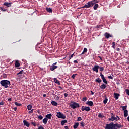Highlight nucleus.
I'll list each match as a JSON object with an SVG mask.
<instances>
[{
  "mask_svg": "<svg viewBox=\"0 0 129 129\" xmlns=\"http://www.w3.org/2000/svg\"><path fill=\"white\" fill-rule=\"evenodd\" d=\"M23 123H24V125H25V126H27V127H29V126H30V123H29V122H28V121H27L25 120L23 121Z\"/></svg>",
  "mask_w": 129,
  "mask_h": 129,
  "instance_id": "1a4fd4ad",
  "label": "nucleus"
},
{
  "mask_svg": "<svg viewBox=\"0 0 129 129\" xmlns=\"http://www.w3.org/2000/svg\"><path fill=\"white\" fill-rule=\"evenodd\" d=\"M96 81L97 82H98L99 83H100V82H101V80L99 78H98L96 79Z\"/></svg>",
  "mask_w": 129,
  "mask_h": 129,
  "instance_id": "bb28decb",
  "label": "nucleus"
},
{
  "mask_svg": "<svg viewBox=\"0 0 129 129\" xmlns=\"http://www.w3.org/2000/svg\"><path fill=\"white\" fill-rule=\"evenodd\" d=\"M22 73H23L22 71H20L17 74H22Z\"/></svg>",
  "mask_w": 129,
  "mask_h": 129,
  "instance_id": "603ef678",
  "label": "nucleus"
},
{
  "mask_svg": "<svg viewBox=\"0 0 129 129\" xmlns=\"http://www.w3.org/2000/svg\"><path fill=\"white\" fill-rule=\"evenodd\" d=\"M46 10L47 12H48V13H52V9L51 8H46Z\"/></svg>",
  "mask_w": 129,
  "mask_h": 129,
  "instance_id": "4be33fe9",
  "label": "nucleus"
},
{
  "mask_svg": "<svg viewBox=\"0 0 129 129\" xmlns=\"http://www.w3.org/2000/svg\"><path fill=\"white\" fill-rule=\"evenodd\" d=\"M54 81L55 83H56V84H58V85H60V84H61V83H60V81H59V80H58L56 78H54Z\"/></svg>",
  "mask_w": 129,
  "mask_h": 129,
  "instance_id": "2eb2a0df",
  "label": "nucleus"
},
{
  "mask_svg": "<svg viewBox=\"0 0 129 129\" xmlns=\"http://www.w3.org/2000/svg\"><path fill=\"white\" fill-rule=\"evenodd\" d=\"M52 65H53V66H55V65H57V62H55V63H53Z\"/></svg>",
  "mask_w": 129,
  "mask_h": 129,
  "instance_id": "bf43d9fd",
  "label": "nucleus"
},
{
  "mask_svg": "<svg viewBox=\"0 0 129 129\" xmlns=\"http://www.w3.org/2000/svg\"><path fill=\"white\" fill-rule=\"evenodd\" d=\"M127 115H128V111H127V110H125L124 111V116L125 117H126V116H127Z\"/></svg>",
  "mask_w": 129,
  "mask_h": 129,
  "instance_id": "f3484780",
  "label": "nucleus"
},
{
  "mask_svg": "<svg viewBox=\"0 0 129 129\" xmlns=\"http://www.w3.org/2000/svg\"><path fill=\"white\" fill-rule=\"evenodd\" d=\"M115 128L118 127V128H120L121 127V125L120 124H115Z\"/></svg>",
  "mask_w": 129,
  "mask_h": 129,
  "instance_id": "c85d7f7f",
  "label": "nucleus"
},
{
  "mask_svg": "<svg viewBox=\"0 0 129 129\" xmlns=\"http://www.w3.org/2000/svg\"><path fill=\"white\" fill-rule=\"evenodd\" d=\"M64 95L65 97H67V96H68V94L67 93H64Z\"/></svg>",
  "mask_w": 129,
  "mask_h": 129,
  "instance_id": "09e8293b",
  "label": "nucleus"
},
{
  "mask_svg": "<svg viewBox=\"0 0 129 129\" xmlns=\"http://www.w3.org/2000/svg\"><path fill=\"white\" fill-rule=\"evenodd\" d=\"M0 84H1V85L3 86V87H5V88H8V87H9V85L11 84V82L7 80H2L0 82Z\"/></svg>",
  "mask_w": 129,
  "mask_h": 129,
  "instance_id": "f03ea898",
  "label": "nucleus"
},
{
  "mask_svg": "<svg viewBox=\"0 0 129 129\" xmlns=\"http://www.w3.org/2000/svg\"><path fill=\"white\" fill-rule=\"evenodd\" d=\"M38 129H44V127L42 126H40L39 127H38Z\"/></svg>",
  "mask_w": 129,
  "mask_h": 129,
  "instance_id": "de8ad7c7",
  "label": "nucleus"
},
{
  "mask_svg": "<svg viewBox=\"0 0 129 129\" xmlns=\"http://www.w3.org/2000/svg\"><path fill=\"white\" fill-rule=\"evenodd\" d=\"M56 116L58 118H62V119H65L66 118V116H65L61 112H57Z\"/></svg>",
  "mask_w": 129,
  "mask_h": 129,
  "instance_id": "39448f33",
  "label": "nucleus"
},
{
  "mask_svg": "<svg viewBox=\"0 0 129 129\" xmlns=\"http://www.w3.org/2000/svg\"><path fill=\"white\" fill-rule=\"evenodd\" d=\"M98 69H99V66L98 65H95L92 68V70L96 72V73H98Z\"/></svg>",
  "mask_w": 129,
  "mask_h": 129,
  "instance_id": "0eeeda50",
  "label": "nucleus"
},
{
  "mask_svg": "<svg viewBox=\"0 0 129 129\" xmlns=\"http://www.w3.org/2000/svg\"><path fill=\"white\" fill-rule=\"evenodd\" d=\"M98 117H100V118H102L103 117V116L101 114H99L98 115Z\"/></svg>",
  "mask_w": 129,
  "mask_h": 129,
  "instance_id": "4c0bfd02",
  "label": "nucleus"
},
{
  "mask_svg": "<svg viewBox=\"0 0 129 129\" xmlns=\"http://www.w3.org/2000/svg\"><path fill=\"white\" fill-rule=\"evenodd\" d=\"M83 99V101H86V100H87V98L86 97H84Z\"/></svg>",
  "mask_w": 129,
  "mask_h": 129,
  "instance_id": "a18cd8bd",
  "label": "nucleus"
},
{
  "mask_svg": "<svg viewBox=\"0 0 129 129\" xmlns=\"http://www.w3.org/2000/svg\"><path fill=\"white\" fill-rule=\"evenodd\" d=\"M46 96H47V95L46 94L43 95V97H46Z\"/></svg>",
  "mask_w": 129,
  "mask_h": 129,
  "instance_id": "052dcab7",
  "label": "nucleus"
},
{
  "mask_svg": "<svg viewBox=\"0 0 129 129\" xmlns=\"http://www.w3.org/2000/svg\"><path fill=\"white\" fill-rule=\"evenodd\" d=\"M100 76H101L102 79H104V78H105L104 77V76L102 74V73H100Z\"/></svg>",
  "mask_w": 129,
  "mask_h": 129,
  "instance_id": "72a5a7b5",
  "label": "nucleus"
},
{
  "mask_svg": "<svg viewBox=\"0 0 129 129\" xmlns=\"http://www.w3.org/2000/svg\"><path fill=\"white\" fill-rule=\"evenodd\" d=\"M91 92L92 95H93V94H94V93L92 92V91H91Z\"/></svg>",
  "mask_w": 129,
  "mask_h": 129,
  "instance_id": "4d7b16f0",
  "label": "nucleus"
},
{
  "mask_svg": "<svg viewBox=\"0 0 129 129\" xmlns=\"http://www.w3.org/2000/svg\"><path fill=\"white\" fill-rule=\"evenodd\" d=\"M87 52V48H84V50H83V51L81 53V55H84V53H86Z\"/></svg>",
  "mask_w": 129,
  "mask_h": 129,
  "instance_id": "b1692460",
  "label": "nucleus"
},
{
  "mask_svg": "<svg viewBox=\"0 0 129 129\" xmlns=\"http://www.w3.org/2000/svg\"><path fill=\"white\" fill-rule=\"evenodd\" d=\"M117 118H118V120H119V119H120V118H119V117L117 116Z\"/></svg>",
  "mask_w": 129,
  "mask_h": 129,
  "instance_id": "680f3d73",
  "label": "nucleus"
},
{
  "mask_svg": "<svg viewBox=\"0 0 129 129\" xmlns=\"http://www.w3.org/2000/svg\"><path fill=\"white\" fill-rule=\"evenodd\" d=\"M38 118H39V119L42 120L43 119V116H42V115L38 116Z\"/></svg>",
  "mask_w": 129,
  "mask_h": 129,
  "instance_id": "c9c22d12",
  "label": "nucleus"
},
{
  "mask_svg": "<svg viewBox=\"0 0 129 129\" xmlns=\"http://www.w3.org/2000/svg\"><path fill=\"white\" fill-rule=\"evenodd\" d=\"M15 105H16L17 106H21V105H22L21 104L18 103V102H15Z\"/></svg>",
  "mask_w": 129,
  "mask_h": 129,
  "instance_id": "7c9ffc66",
  "label": "nucleus"
},
{
  "mask_svg": "<svg viewBox=\"0 0 129 129\" xmlns=\"http://www.w3.org/2000/svg\"><path fill=\"white\" fill-rule=\"evenodd\" d=\"M55 99H56V100H59V96H57V95H55Z\"/></svg>",
  "mask_w": 129,
  "mask_h": 129,
  "instance_id": "f704fd0d",
  "label": "nucleus"
},
{
  "mask_svg": "<svg viewBox=\"0 0 129 129\" xmlns=\"http://www.w3.org/2000/svg\"><path fill=\"white\" fill-rule=\"evenodd\" d=\"M108 100V99H107V98H105L104 101H103L104 104H106L107 103Z\"/></svg>",
  "mask_w": 129,
  "mask_h": 129,
  "instance_id": "c756f323",
  "label": "nucleus"
},
{
  "mask_svg": "<svg viewBox=\"0 0 129 129\" xmlns=\"http://www.w3.org/2000/svg\"><path fill=\"white\" fill-rule=\"evenodd\" d=\"M13 109L15 110V111H16L17 110V107H14Z\"/></svg>",
  "mask_w": 129,
  "mask_h": 129,
  "instance_id": "5fc2aeb1",
  "label": "nucleus"
},
{
  "mask_svg": "<svg viewBox=\"0 0 129 129\" xmlns=\"http://www.w3.org/2000/svg\"><path fill=\"white\" fill-rule=\"evenodd\" d=\"M117 51H119V48H117Z\"/></svg>",
  "mask_w": 129,
  "mask_h": 129,
  "instance_id": "e2e57ef3",
  "label": "nucleus"
},
{
  "mask_svg": "<svg viewBox=\"0 0 129 129\" xmlns=\"http://www.w3.org/2000/svg\"><path fill=\"white\" fill-rule=\"evenodd\" d=\"M97 3H99V1L93 0L92 1L88 2L82 8V9H84V8H91L94 6V7H93L94 10H97V8L99 7V5H98V4H96Z\"/></svg>",
  "mask_w": 129,
  "mask_h": 129,
  "instance_id": "f257e3e1",
  "label": "nucleus"
},
{
  "mask_svg": "<svg viewBox=\"0 0 129 129\" xmlns=\"http://www.w3.org/2000/svg\"><path fill=\"white\" fill-rule=\"evenodd\" d=\"M104 36L107 39H109V38H111V37H112L109 33H108L107 32L105 33Z\"/></svg>",
  "mask_w": 129,
  "mask_h": 129,
  "instance_id": "9b49d317",
  "label": "nucleus"
},
{
  "mask_svg": "<svg viewBox=\"0 0 129 129\" xmlns=\"http://www.w3.org/2000/svg\"><path fill=\"white\" fill-rule=\"evenodd\" d=\"M27 109L28 110H31L32 109V105H28L27 106Z\"/></svg>",
  "mask_w": 129,
  "mask_h": 129,
  "instance_id": "a878e982",
  "label": "nucleus"
},
{
  "mask_svg": "<svg viewBox=\"0 0 129 129\" xmlns=\"http://www.w3.org/2000/svg\"><path fill=\"white\" fill-rule=\"evenodd\" d=\"M74 55V54H72L71 56H70V59H71V58H73V56Z\"/></svg>",
  "mask_w": 129,
  "mask_h": 129,
  "instance_id": "8fccbe9b",
  "label": "nucleus"
},
{
  "mask_svg": "<svg viewBox=\"0 0 129 129\" xmlns=\"http://www.w3.org/2000/svg\"><path fill=\"white\" fill-rule=\"evenodd\" d=\"M105 129H115V124H107L106 126Z\"/></svg>",
  "mask_w": 129,
  "mask_h": 129,
  "instance_id": "20e7f679",
  "label": "nucleus"
},
{
  "mask_svg": "<svg viewBox=\"0 0 129 129\" xmlns=\"http://www.w3.org/2000/svg\"><path fill=\"white\" fill-rule=\"evenodd\" d=\"M3 12H5V11H6V10H3Z\"/></svg>",
  "mask_w": 129,
  "mask_h": 129,
  "instance_id": "0e129e2a",
  "label": "nucleus"
},
{
  "mask_svg": "<svg viewBox=\"0 0 129 129\" xmlns=\"http://www.w3.org/2000/svg\"><path fill=\"white\" fill-rule=\"evenodd\" d=\"M8 101H12V98H9Z\"/></svg>",
  "mask_w": 129,
  "mask_h": 129,
  "instance_id": "6e6d98bb",
  "label": "nucleus"
},
{
  "mask_svg": "<svg viewBox=\"0 0 129 129\" xmlns=\"http://www.w3.org/2000/svg\"><path fill=\"white\" fill-rule=\"evenodd\" d=\"M65 123H67V120H64L61 122V125H64Z\"/></svg>",
  "mask_w": 129,
  "mask_h": 129,
  "instance_id": "5701e85b",
  "label": "nucleus"
},
{
  "mask_svg": "<svg viewBox=\"0 0 129 129\" xmlns=\"http://www.w3.org/2000/svg\"><path fill=\"white\" fill-rule=\"evenodd\" d=\"M76 75H77V74H73L72 76V78H73V79H74V78H75V76H76Z\"/></svg>",
  "mask_w": 129,
  "mask_h": 129,
  "instance_id": "58836bf2",
  "label": "nucleus"
},
{
  "mask_svg": "<svg viewBox=\"0 0 129 129\" xmlns=\"http://www.w3.org/2000/svg\"><path fill=\"white\" fill-rule=\"evenodd\" d=\"M15 66L16 67H20V63L18 61L15 62Z\"/></svg>",
  "mask_w": 129,
  "mask_h": 129,
  "instance_id": "393cba45",
  "label": "nucleus"
},
{
  "mask_svg": "<svg viewBox=\"0 0 129 129\" xmlns=\"http://www.w3.org/2000/svg\"><path fill=\"white\" fill-rule=\"evenodd\" d=\"M87 105H89V106H92L93 105V102L92 101H87L86 103Z\"/></svg>",
  "mask_w": 129,
  "mask_h": 129,
  "instance_id": "f8f14e48",
  "label": "nucleus"
},
{
  "mask_svg": "<svg viewBox=\"0 0 129 129\" xmlns=\"http://www.w3.org/2000/svg\"><path fill=\"white\" fill-rule=\"evenodd\" d=\"M74 63H78V62L77 61V60H74Z\"/></svg>",
  "mask_w": 129,
  "mask_h": 129,
  "instance_id": "13d9d810",
  "label": "nucleus"
},
{
  "mask_svg": "<svg viewBox=\"0 0 129 129\" xmlns=\"http://www.w3.org/2000/svg\"><path fill=\"white\" fill-rule=\"evenodd\" d=\"M57 68H58V66H54V65H52L51 67H50V70L51 71H54V69H57Z\"/></svg>",
  "mask_w": 129,
  "mask_h": 129,
  "instance_id": "9d476101",
  "label": "nucleus"
},
{
  "mask_svg": "<svg viewBox=\"0 0 129 129\" xmlns=\"http://www.w3.org/2000/svg\"><path fill=\"white\" fill-rule=\"evenodd\" d=\"M78 121H81L82 120V118L81 117H79L77 119Z\"/></svg>",
  "mask_w": 129,
  "mask_h": 129,
  "instance_id": "e433bc0d",
  "label": "nucleus"
},
{
  "mask_svg": "<svg viewBox=\"0 0 129 129\" xmlns=\"http://www.w3.org/2000/svg\"><path fill=\"white\" fill-rule=\"evenodd\" d=\"M51 103L53 106H57L58 105V103L55 101H51Z\"/></svg>",
  "mask_w": 129,
  "mask_h": 129,
  "instance_id": "dca6fc26",
  "label": "nucleus"
},
{
  "mask_svg": "<svg viewBox=\"0 0 129 129\" xmlns=\"http://www.w3.org/2000/svg\"><path fill=\"white\" fill-rule=\"evenodd\" d=\"M33 111H34V109H31V111H29L28 113L29 114L33 113Z\"/></svg>",
  "mask_w": 129,
  "mask_h": 129,
  "instance_id": "79ce46f5",
  "label": "nucleus"
},
{
  "mask_svg": "<svg viewBox=\"0 0 129 129\" xmlns=\"http://www.w3.org/2000/svg\"><path fill=\"white\" fill-rule=\"evenodd\" d=\"M47 119H51L52 118V114H48L45 116Z\"/></svg>",
  "mask_w": 129,
  "mask_h": 129,
  "instance_id": "4468645a",
  "label": "nucleus"
},
{
  "mask_svg": "<svg viewBox=\"0 0 129 129\" xmlns=\"http://www.w3.org/2000/svg\"><path fill=\"white\" fill-rule=\"evenodd\" d=\"M81 125L82 127H84V126H85V124L84 123V122H81Z\"/></svg>",
  "mask_w": 129,
  "mask_h": 129,
  "instance_id": "2f4dec72",
  "label": "nucleus"
},
{
  "mask_svg": "<svg viewBox=\"0 0 129 129\" xmlns=\"http://www.w3.org/2000/svg\"><path fill=\"white\" fill-rule=\"evenodd\" d=\"M104 83H105L106 84H107V81H106V79L104 78V79H102Z\"/></svg>",
  "mask_w": 129,
  "mask_h": 129,
  "instance_id": "cd10ccee",
  "label": "nucleus"
},
{
  "mask_svg": "<svg viewBox=\"0 0 129 129\" xmlns=\"http://www.w3.org/2000/svg\"><path fill=\"white\" fill-rule=\"evenodd\" d=\"M81 109L82 111H84V110H85L86 111H90V107H89L83 106H82Z\"/></svg>",
  "mask_w": 129,
  "mask_h": 129,
  "instance_id": "423d86ee",
  "label": "nucleus"
},
{
  "mask_svg": "<svg viewBox=\"0 0 129 129\" xmlns=\"http://www.w3.org/2000/svg\"><path fill=\"white\" fill-rule=\"evenodd\" d=\"M100 71H103L104 70V68L100 67Z\"/></svg>",
  "mask_w": 129,
  "mask_h": 129,
  "instance_id": "37998d69",
  "label": "nucleus"
},
{
  "mask_svg": "<svg viewBox=\"0 0 129 129\" xmlns=\"http://www.w3.org/2000/svg\"><path fill=\"white\" fill-rule=\"evenodd\" d=\"M114 98H115L116 100H117L118 99V97H119V94L115 93L114 94Z\"/></svg>",
  "mask_w": 129,
  "mask_h": 129,
  "instance_id": "a211bd4d",
  "label": "nucleus"
},
{
  "mask_svg": "<svg viewBox=\"0 0 129 129\" xmlns=\"http://www.w3.org/2000/svg\"><path fill=\"white\" fill-rule=\"evenodd\" d=\"M12 5L11 3H8V2H5L4 5L6 6V7H8V8H10Z\"/></svg>",
  "mask_w": 129,
  "mask_h": 129,
  "instance_id": "ddd939ff",
  "label": "nucleus"
},
{
  "mask_svg": "<svg viewBox=\"0 0 129 129\" xmlns=\"http://www.w3.org/2000/svg\"><path fill=\"white\" fill-rule=\"evenodd\" d=\"M109 120H111V121H117L118 119H117V118H116L113 116H112L111 118L109 119Z\"/></svg>",
  "mask_w": 129,
  "mask_h": 129,
  "instance_id": "6e6552de",
  "label": "nucleus"
},
{
  "mask_svg": "<svg viewBox=\"0 0 129 129\" xmlns=\"http://www.w3.org/2000/svg\"><path fill=\"white\" fill-rule=\"evenodd\" d=\"M43 122L44 123V124H47V122H48V119H47V118L43 119Z\"/></svg>",
  "mask_w": 129,
  "mask_h": 129,
  "instance_id": "412c9836",
  "label": "nucleus"
},
{
  "mask_svg": "<svg viewBox=\"0 0 129 129\" xmlns=\"http://www.w3.org/2000/svg\"><path fill=\"white\" fill-rule=\"evenodd\" d=\"M70 106L71 108H73V109H75V108H77V107H79V104L75 102H72L71 104H70Z\"/></svg>",
  "mask_w": 129,
  "mask_h": 129,
  "instance_id": "7ed1b4c3",
  "label": "nucleus"
},
{
  "mask_svg": "<svg viewBox=\"0 0 129 129\" xmlns=\"http://www.w3.org/2000/svg\"><path fill=\"white\" fill-rule=\"evenodd\" d=\"M100 88H101V89H105V88H106V85H105V84H103L102 85H101L100 86Z\"/></svg>",
  "mask_w": 129,
  "mask_h": 129,
  "instance_id": "aec40b11",
  "label": "nucleus"
},
{
  "mask_svg": "<svg viewBox=\"0 0 129 129\" xmlns=\"http://www.w3.org/2000/svg\"><path fill=\"white\" fill-rule=\"evenodd\" d=\"M31 124H32V125L33 126H36V123L34 122H32Z\"/></svg>",
  "mask_w": 129,
  "mask_h": 129,
  "instance_id": "c03bdc74",
  "label": "nucleus"
},
{
  "mask_svg": "<svg viewBox=\"0 0 129 129\" xmlns=\"http://www.w3.org/2000/svg\"><path fill=\"white\" fill-rule=\"evenodd\" d=\"M79 125V123L77 122L74 125L73 127L74 129H76V128H77V127H78Z\"/></svg>",
  "mask_w": 129,
  "mask_h": 129,
  "instance_id": "6ab92c4d",
  "label": "nucleus"
},
{
  "mask_svg": "<svg viewBox=\"0 0 129 129\" xmlns=\"http://www.w3.org/2000/svg\"><path fill=\"white\" fill-rule=\"evenodd\" d=\"M0 105H4V103L3 102H0Z\"/></svg>",
  "mask_w": 129,
  "mask_h": 129,
  "instance_id": "864d4df0",
  "label": "nucleus"
},
{
  "mask_svg": "<svg viewBox=\"0 0 129 129\" xmlns=\"http://www.w3.org/2000/svg\"><path fill=\"white\" fill-rule=\"evenodd\" d=\"M64 128L65 129H69V128L68 127V126H65Z\"/></svg>",
  "mask_w": 129,
  "mask_h": 129,
  "instance_id": "3c124183",
  "label": "nucleus"
},
{
  "mask_svg": "<svg viewBox=\"0 0 129 129\" xmlns=\"http://www.w3.org/2000/svg\"><path fill=\"white\" fill-rule=\"evenodd\" d=\"M125 92L126 93V94H127V95H129V90L128 89H126Z\"/></svg>",
  "mask_w": 129,
  "mask_h": 129,
  "instance_id": "ea45409f",
  "label": "nucleus"
},
{
  "mask_svg": "<svg viewBox=\"0 0 129 129\" xmlns=\"http://www.w3.org/2000/svg\"><path fill=\"white\" fill-rule=\"evenodd\" d=\"M108 78L109 79H113V78L111 76H108Z\"/></svg>",
  "mask_w": 129,
  "mask_h": 129,
  "instance_id": "49530a36",
  "label": "nucleus"
},
{
  "mask_svg": "<svg viewBox=\"0 0 129 129\" xmlns=\"http://www.w3.org/2000/svg\"><path fill=\"white\" fill-rule=\"evenodd\" d=\"M122 110H124H124H126V107L125 106H122Z\"/></svg>",
  "mask_w": 129,
  "mask_h": 129,
  "instance_id": "a19ab883",
  "label": "nucleus"
},
{
  "mask_svg": "<svg viewBox=\"0 0 129 129\" xmlns=\"http://www.w3.org/2000/svg\"><path fill=\"white\" fill-rule=\"evenodd\" d=\"M112 48H113V49H115V42H112Z\"/></svg>",
  "mask_w": 129,
  "mask_h": 129,
  "instance_id": "473e14b6",
  "label": "nucleus"
}]
</instances>
